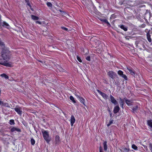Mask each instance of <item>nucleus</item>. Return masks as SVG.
<instances>
[{"instance_id": "nucleus-39", "label": "nucleus", "mask_w": 152, "mask_h": 152, "mask_svg": "<svg viewBox=\"0 0 152 152\" xmlns=\"http://www.w3.org/2000/svg\"><path fill=\"white\" fill-rule=\"evenodd\" d=\"M77 60L79 61L80 62H82V61L80 58L78 56H77Z\"/></svg>"}, {"instance_id": "nucleus-5", "label": "nucleus", "mask_w": 152, "mask_h": 152, "mask_svg": "<svg viewBox=\"0 0 152 152\" xmlns=\"http://www.w3.org/2000/svg\"><path fill=\"white\" fill-rule=\"evenodd\" d=\"M152 34V29L149 30L147 34V37L148 41L150 42H151V36Z\"/></svg>"}, {"instance_id": "nucleus-35", "label": "nucleus", "mask_w": 152, "mask_h": 152, "mask_svg": "<svg viewBox=\"0 0 152 152\" xmlns=\"http://www.w3.org/2000/svg\"><path fill=\"white\" fill-rule=\"evenodd\" d=\"M132 148L135 150H136L137 149V147L134 144L132 145Z\"/></svg>"}, {"instance_id": "nucleus-48", "label": "nucleus", "mask_w": 152, "mask_h": 152, "mask_svg": "<svg viewBox=\"0 0 152 152\" xmlns=\"http://www.w3.org/2000/svg\"><path fill=\"white\" fill-rule=\"evenodd\" d=\"M3 102L2 101L0 100V105H2L3 104Z\"/></svg>"}, {"instance_id": "nucleus-12", "label": "nucleus", "mask_w": 152, "mask_h": 152, "mask_svg": "<svg viewBox=\"0 0 152 152\" xmlns=\"http://www.w3.org/2000/svg\"><path fill=\"white\" fill-rule=\"evenodd\" d=\"M15 111L19 115H21L22 113V111L20 110V108H15Z\"/></svg>"}, {"instance_id": "nucleus-10", "label": "nucleus", "mask_w": 152, "mask_h": 152, "mask_svg": "<svg viewBox=\"0 0 152 152\" xmlns=\"http://www.w3.org/2000/svg\"><path fill=\"white\" fill-rule=\"evenodd\" d=\"M124 100L125 101L126 103L128 106H129L132 105L131 103L132 102L131 101L127 99L126 98H124Z\"/></svg>"}, {"instance_id": "nucleus-3", "label": "nucleus", "mask_w": 152, "mask_h": 152, "mask_svg": "<svg viewBox=\"0 0 152 152\" xmlns=\"http://www.w3.org/2000/svg\"><path fill=\"white\" fill-rule=\"evenodd\" d=\"M42 132L44 139L48 143L50 141L51 139L49 137V134L48 131L43 130Z\"/></svg>"}, {"instance_id": "nucleus-23", "label": "nucleus", "mask_w": 152, "mask_h": 152, "mask_svg": "<svg viewBox=\"0 0 152 152\" xmlns=\"http://www.w3.org/2000/svg\"><path fill=\"white\" fill-rule=\"evenodd\" d=\"M31 16V18L34 20H37L39 19V18L38 17L33 15H32Z\"/></svg>"}, {"instance_id": "nucleus-11", "label": "nucleus", "mask_w": 152, "mask_h": 152, "mask_svg": "<svg viewBox=\"0 0 152 152\" xmlns=\"http://www.w3.org/2000/svg\"><path fill=\"white\" fill-rule=\"evenodd\" d=\"M127 69L129 71V72L133 76H134L135 75V73L134 71H133L132 68L131 67H127Z\"/></svg>"}, {"instance_id": "nucleus-47", "label": "nucleus", "mask_w": 152, "mask_h": 152, "mask_svg": "<svg viewBox=\"0 0 152 152\" xmlns=\"http://www.w3.org/2000/svg\"><path fill=\"white\" fill-rule=\"evenodd\" d=\"M131 38V37L129 36H127L125 38L126 39L129 40V38Z\"/></svg>"}, {"instance_id": "nucleus-37", "label": "nucleus", "mask_w": 152, "mask_h": 152, "mask_svg": "<svg viewBox=\"0 0 152 152\" xmlns=\"http://www.w3.org/2000/svg\"><path fill=\"white\" fill-rule=\"evenodd\" d=\"M149 148L151 152H152V143H149Z\"/></svg>"}, {"instance_id": "nucleus-26", "label": "nucleus", "mask_w": 152, "mask_h": 152, "mask_svg": "<svg viewBox=\"0 0 152 152\" xmlns=\"http://www.w3.org/2000/svg\"><path fill=\"white\" fill-rule=\"evenodd\" d=\"M58 69L61 72H65V70L61 66H58Z\"/></svg>"}, {"instance_id": "nucleus-13", "label": "nucleus", "mask_w": 152, "mask_h": 152, "mask_svg": "<svg viewBox=\"0 0 152 152\" xmlns=\"http://www.w3.org/2000/svg\"><path fill=\"white\" fill-rule=\"evenodd\" d=\"M75 120L73 115H72L71 118L70 122L72 126H73Z\"/></svg>"}, {"instance_id": "nucleus-6", "label": "nucleus", "mask_w": 152, "mask_h": 152, "mask_svg": "<svg viewBox=\"0 0 152 152\" xmlns=\"http://www.w3.org/2000/svg\"><path fill=\"white\" fill-rule=\"evenodd\" d=\"M98 92L105 99H107L108 98V96L105 94L103 93L99 90H97Z\"/></svg>"}, {"instance_id": "nucleus-25", "label": "nucleus", "mask_w": 152, "mask_h": 152, "mask_svg": "<svg viewBox=\"0 0 152 152\" xmlns=\"http://www.w3.org/2000/svg\"><path fill=\"white\" fill-rule=\"evenodd\" d=\"M145 17H148L149 18L150 17V13L149 12H148V11H146L145 13Z\"/></svg>"}, {"instance_id": "nucleus-28", "label": "nucleus", "mask_w": 152, "mask_h": 152, "mask_svg": "<svg viewBox=\"0 0 152 152\" xmlns=\"http://www.w3.org/2000/svg\"><path fill=\"white\" fill-rule=\"evenodd\" d=\"M70 99L74 103L76 102L75 100L74 99V98L72 96H70L69 97Z\"/></svg>"}, {"instance_id": "nucleus-38", "label": "nucleus", "mask_w": 152, "mask_h": 152, "mask_svg": "<svg viewBox=\"0 0 152 152\" xmlns=\"http://www.w3.org/2000/svg\"><path fill=\"white\" fill-rule=\"evenodd\" d=\"M2 105H4V106H5L7 107H9V104H8L7 103H3V104Z\"/></svg>"}, {"instance_id": "nucleus-49", "label": "nucleus", "mask_w": 152, "mask_h": 152, "mask_svg": "<svg viewBox=\"0 0 152 152\" xmlns=\"http://www.w3.org/2000/svg\"><path fill=\"white\" fill-rule=\"evenodd\" d=\"M110 117H112V113H110Z\"/></svg>"}, {"instance_id": "nucleus-7", "label": "nucleus", "mask_w": 152, "mask_h": 152, "mask_svg": "<svg viewBox=\"0 0 152 152\" xmlns=\"http://www.w3.org/2000/svg\"><path fill=\"white\" fill-rule=\"evenodd\" d=\"M110 101L112 103H113L115 105L118 104L117 102L113 96H112L111 95H110Z\"/></svg>"}, {"instance_id": "nucleus-33", "label": "nucleus", "mask_w": 152, "mask_h": 152, "mask_svg": "<svg viewBox=\"0 0 152 152\" xmlns=\"http://www.w3.org/2000/svg\"><path fill=\"white\" fill-rule=\"evenodd\" d=\"M121 76L124 78L126 80H128V78L125 75L123 74V75H122Z\"/></svg>"}, {"instance_id": "nucleus-46", "label": "nucleus", "mask_w": 152, "mask_h": 152, "mask_svg": "<svg viewBox=\"0 0 152 152\" xmlns=\"http://www.w3.org/2000/svg\"><path fill=\"white\" fill-rule=\"evenodd\" d=\"M26 2L27 3V5L31 7V5L30 4L29 2L28 1V2Z\"/></svg>"}, {"instance_id": "nucleus-41", "label": "nucleus", "mask_w": 152, "mask_h": 152, "mask_svg": "<svg viewBox=\"0 0 152 152\" xmlns=\"http://www.w3.org/2000/svg\"><path fill=\"white\" fill-rule=\"evenodd\" d=\"M61 28L62 29H63L64 30H65V31H67L68 30V28H66L65 27H61Z\"/></svg>"}, {"instance_id": "nucleus-40", "label": "nucleus", "mask_w": 152, "mask_h": 152, "mask_svg": "<svg viewBox=\"0 0 152 152\" xmlns=\"http://www.w3.org/2000/svg\"><path fill=\"white\" fill-rule=\"evenodd\" d=\"M86 60L88 61H90V56H88L86 57Z\"/></svg>"}, {"instance_id": "nucleus-51", "label": "nucleus", "mask_w": 152, "mask_h": 152, "mask_svg": "<svg viewBox=\"0 0 152 152\" xmlns=\"http://www.w3.org/2000/svg\"><path fill=\"white\" fill-rule=\"evenodd\" d=\"M59 11H60V12H64L62 11H61V10H59Z\"/></svg>"}, {"instance_id": "nucleus-18", "label": "nucleus", "mask_w": 152, "mask_h": 152, "mask_svg": "<svg viewBox=\"0 0 152 152\" xmlns=\"http://www.w3.org/2000/svg\"><path fill=\"white\" fill-rule=\"evenodd\" d=\"M120 99V102L119 103L121 105V106L122 107V108H124V101L123 99H122L121 98H119Z\"/></svg>"}, {"instance_id": "nucleus-45", "label": "nucleus", "mask_w": 152, "mask_h": 152, "mask_svg": "<svg viewBox=\"0 0 152 152\" xmlns=\"http://www.w3.org/2000/svg\"><path fill=\"white\" fill-rule=\"evenodd\" d=\"M143 146H144V148L147 151L148 150V148L147 147V146H145V145H143Z\"/></svg>"}, {"instance_id": "nucleus-14", "label": "nucleus", "mask_w": 152, "mask_h": 152, "mask_svg": "<svg viewBox=\"0 0 152 152\" xmlns=\"http://www.w3.org/2000/svg\"><path fill=\"white\" fill-rule=\"evenodd\" d=\"M102 22H104L105 23H106L107 24V25L108 26L110 27V23L108 22V21L106 19H102L101 18L99 19Z\"/></svg>"}, {"instance_id": "nucleus-20", "label": "nucleus", "mask_w": 152, "mask_h": 152, "mask_svg": "<svg viewBox=\"0 0 152 152\" xmlns=\"http://www.w3.org/2000/svg\"><path fill=\"white\" fill-rule=\"evenodd\" d=\"M55 140L56 143H58L60 141L59 137L58 135H56L55 137Z\"/></svg>"}, {"instance_id": "nucleus-24", "label": "nucleus", "mask_w": 152, "mask_h": 152, "mask_svg": "<svg viewBox=\"0 0 152 152\" xmlns=\"http://www.w3.org/2000/svg\"><path fill=\"white\" fill-rule=\"evenodd\" d=\"M138 107L137 105L135 107H133L132 108V112L134 113L136 112L137 110L138 109Z\"/></svg>"}, {"instance_id": "nucleus-43", "label": "nucleus", "mask_w": 152, "mask_h": 152, "mask_svg": "<svg viewBox=\"0 0 152 152\" xmlns=\"http://www.w3.org/2000/svg\"><path fill=\"white\" fill-rule=\"evenodd\" d=\"M115 85H116L117 86H118L120 84L118 81L116 82L115 83Z\"/></svg>"}, {"instance_id": "nucleus-34", "label": "nucleus", "mask_w": 152, "mask_h": 152, "mask_svg": "<svg viewBox=\"0 0 152 152\" xmlns=\"http://www.w3.org/2000/svg\"><path fill=\"white\" fill-rule=\"evenodd\" d=\"M118 74L120 76H121L122 75H123V72L121 70H119L118 72Z\"/></svg>"}, {"instance_id": "nucleus-42", "label": "nucleus", "mask_w": 152, "mask_h": 152, "mask_svg": "<svg viewBox=\"0 0 152 152\" xmlns=\"http://www.w3.org/2000/svg\"><path fill=\"white\" fill-rule=\"evenodd\" d=\"M99 152H103V151H102V148L101 146H100L99 147Z\"/></svg>"}, {"instance_id": "nucleus-16", "label": "nucleus", "mask_w": 152, "mask_h": 152, "mask_svg": "<svg viewBox=\"0 0 152 152\" xmlns=\"http://www.w3.org/2000/svg\"><path fill=\"white\" fill-rule=\"evenodd\" d=\"M0 64L6 66H8L10 67H11V65L8 63H1L0 62Z\"/></svg>"}, {"instance_id": "nucleus-2", "label": "nucleus", "mask_w": 152, "mask_h": 152, "mask_svg": "<svg viewBox=\"0 0 152 152\" xmlns=\"http://www.w3.org/2000/svg\"><path fill=\"white\" fill-rule=\"evenodd\" d=\"M1 55L5 60H7L10 58L11 54L10 51L8 50H3L2 52Z\"/></svg>"}, {"instance_id": "nucleus-4", "label": "nucleus", "mask_w": 152, "mask_h": 152, "mask_svg": "<svg viewBox=\"0 0 152 152\" xmlns=\"http://www.w3.org/2000/svg\"><path fill=\"white\" fill-rule=\"evenodd\" d=\"M107 75L109 77L113 79H114L115 77L118 79V77L116 74L113 71H111L108 72Z\"/></svg>"}, {"instance_id": "nucleus-9", "label": "nucleus", "mask_w": 152, "mask_h": 152, "mask_svg": "<svg viewBox=\"0 0 152 152\" xmlns=\"http://www.w3.org/2000/svg\"><path fill=\"white\" fill-rule=\"evenodd\" d=\"M120 108L118 105H117L115 107L113 110V112L115 114L117 113L120 110Z\"/></svg>"}, {"instance_id": "nucleus-8", "label": "nucleus", "mask_w": 152, "mask_h": 152, "mask_svg": "<svg viewBox=\"0 0 152 152\" xmlns=\"http://www.w3.org/2000/svg\"><path fill=\"white\" fill-rule=\"evenodd\" d=\"M10 131L11 132H13L15 131H16L18 132H21V130L20 129L14 127H13L10 130Z\"/></svg>"}, {"instance_id": "nucleus-32", "label": "nucleus", "mask_w": 152, "mask_h": 152, "mask_svg": "<svg viewBox=\"0 0 152 152\" xmlns=\"http://www.w3.org/2000/svg\"><path fill=\"white\" fill-rule=\"evenodd\" d=\"M121 76L124 78L126 80H128V78L125 75L123 74V75H122Z\"/></svg>"}, {"instance_id": "nucleus-15", "label": "nucleus", "mask_w": 152, "mask_h": 152, "mask_svg": "<svg viewBox=\"0 0 152 152\" xmlns=\"http://www.w3.org/2000/svg\"><path fill=\"white\" fill-rule=\"evenodd\" d=\"M77 97L79 99L80 102L81 103H83L84 105H85V99L83 98L80 97L78 96H77Z\"/></svg>"}, {"instance_id": "nucleus-22", "label": "nucleus", "mask_w": 152, "mask_h": 152, "mask_svg": "<svg viewBox=\"0 0 152 152\" xmlns=\"http://www.w3.org/2000/svg\"><path fill=\"white\" fill-rule=\"evenodd\" d=\"M120 27L121 29H123L125 31H126L127 30V28L124 25H122L121 26H120Z\"/></svg>"}, {"instance_id": "nucleus-1", "label": "nucleus", "mask_w": 152, "mask_h": 152, "mask_svg": "<svg viewBox=\"0 0 152 152\" xmlns=\"http://www.w3.org/2000/svg\"><path fill=\"white\" fill-rule=\"evenodd\" d=\"M145 40L144 39L138 40L136 41L135 45L139 49L145 50L146 49L145 45Z\"/></svg>"}, {"instance_id": "nucleus-21", "label": "nucleus", "mask_w": 152, "mask_h": 152, "mask_svg": "<svg viewBox=\"0 0 152 152\" xmlns=\"http://www.w3.org/2000/svg\"><path fill=\"white\" fill-rule=\"evenodd\" d=\"M107 142L105 141L104 142L103 145L104 146V151H106L107 150Z\"/></svg>"}, {"instance_id": "nucleus-36", "label": "nucleus", "mask_w": 152, "mask_h": 152, "mask_svg": "<svg viewBox=\"0 0 152 152\" xmlns=\"http://www.w3.org/2000/svg\"><path fill=\"white\" fill-rule=\"evenodd\" d=\"M47 5L49 7H52V4L50 2H48L47 3Z\"/></svg>"}, {"instance_id": "nucleus-19", "label": "nucleus", "mask_w": 152, "mask_h": 152, "mask_svg": "<svg viewBox=\"0 0 152 152\" xmlns=\"http://www.w3.org/2000/svg\"><path fill=\"white\" fill-rule=\"evenodd\" d=\"M147 124L149 126L152 128V120H148L147 121Z\"/></svg>"}, {"instance_id": "nucleus-29", "label": "nucleus", "mask_w": 152, "mask_h": 152, "mask_svg": "<svg viewBox=\"0 0 152 152\" xmlns=\"http://www.w3.org/2000/svg\"><path fill=\"white\" fill-rule=\"evenodd\" d=\"M113 120L112 119H110L109 123L107 124V126L108 127L110 126L113 123Z\"/></svg>"}, {"instance_id": "nucleus-50", "label": "nucleus", "mask_w": 152, "mask_h": 152, "mask_svg": "<svg viewBox=\"0 0 152 152\" xmlns=\"http://www.w3.org/2000/svg\"><path fill=\"white\" fill-rule=\"evenodd\" d=\"M26 2H28L29 0H25Z\"/></svg>"}, {"instance_id": "nucleus-27", "label": "nucleus", "mask_w": 152, "mask_h": 152, "mask_svg": "<svg viewBox=\"0 0 152 152\" xmlns=\"http://www.w3.org/2000/svg\"><path fill=\"white\" fill-rule=\"evenodd\" d=\"M1 76L3 77H4L5 78L8 79L9 78L8 76L6 75L5 74H3L1 75Z\"/></svg>"}, {"instance_id": "nucleus-31", "label": "nucleus", "mask_w": 152, "mask_h": 152, "mask_svg": "<svg viewBox=\"0 0 152 152\" xmlns=\"http://www.w3.org/2000/svg\"><path fill=\"white\" fill-rule=\"evenodd\" d=\"M9 123L11 125H14L15 124L14 120L13 119L10 120Z\"/></svg>"}, {"instance_id": "nucleus-17", "label": "nucleus", "mask_w": 152, "mask_h": 152, "mask_svg": "<svg viewBox=\"0 0 152 152\" xmlns=\"http://www.w3.org/2000/svg\"><path fill=\"white\" fill-rule=\"evenodd\" d=\"M120 151L122 152H128L129 151V149L126 148H123L121 149H120Z\"/></svg>"}, {"instance_id": "nucleus-30", "label": "nucleus", "mask_w": 152, "mask_h": 152, "mask_svg": "<svg viewBox=\"0 0 152 152\" xmlns=\"http://www.w3.org/2000/svg\"><path fill=\"white\" fill-rule=\"evenodd\" d=\"M31 144L32 145H34V144L35 143V141L33 138H32L31 139Z\"/></svg>"}, {"instance_id": "nucleus-44", "label": "nucleus", "mask_w": 152, "mask_h": 152, "mask_svg": "<svg viewBox=\"0 0 152 152\" xmlns=\"http://www.w3.org/2000/svg\"><path fill=\"white\" fill-rule=\"evenodd\" d=\"M36 23H39L40 24H42V22L40 21H36Z\"/></svg>"}, {"instance_id": "nucleus-52", "label": "nucleus", "mask_w": 152, "mask_h": 152, "mask_svg": "<svg viewBox=\"0 0 152 152\" xmlns=\"http://www.w3.org/2000/svg\"><path fill=\"white\" fill-rule=\"evenodd\" d=\"M108 111L110 112V110H109Z\"/></svg>"}]
</instances>
